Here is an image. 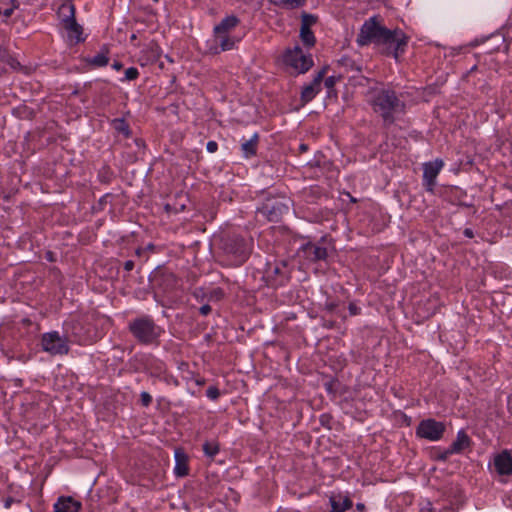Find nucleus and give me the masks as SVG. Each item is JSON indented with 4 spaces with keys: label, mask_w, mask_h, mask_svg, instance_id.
I'll return each instance as SVG.
<instances>
[{
    "label": "nucleus",
    "mask_w": 512,
    "mask_h": 512,
    "mask_svg": "<svg viewBox=\"0 0 512 512\" xmlns=\"http://www.w3.org/2000/svg\"><path fill=\"white\" fill-rule=\"evenodd\" d=\"M111 196V194H106L104 195L100 200H99V204H104L107 202V199Z\"/></svg>",
    "instance_id": "nucleus-51"
},
{
    "label": "nucleus",
    "mask_w": 512,
    "mask_h": 512,
    "mask_svg": "<svg viewBox=\"0 0 512 512\" xmlns=\"http://www.w3.org/2000/svg\"><path fill=\"white\" fill-rule=\"evenodd\" d=\"M356 509L359 512H364L365 511V505L363 503H357L356 504Z\"/></svg>",
    "instance_id": "nucleus-50"
},
{
    "label": "nucleus",
    "mask_w": 512,
    "mask_h": 512,
    "mask_svg": "<svg viewBox=\"0 0 512 512\" xmlns=\"http://www.w3.org/2000/svg\"><path fill=\"white\" fill-rule=\"evenodd\" d=\"M162 279H166L168 281H174V276L171 273H165V272H163V273L156 272L152 276V281L154 283H156L157 285H161L162 284L161 283Z\"/></svg>",
    "instance_id": "nucleus-30"
},
{
    "label": "nucleus",
    "mask_w": 512,
    "mask_h": 512,
    "mask_svg": "<svg viewBox=\"0 0 512 512\" xmlns=\"http://www.w3.org/2000/svg\"><path fill=\"white\" fill-rule=\"evenodd\" d=\"M48 259H49V260H52L51 252H48Z\"/></svg>",
    "instance_id": "nucleus-55"
},
{
    "label": "nucleus",
    "mask_w": 512,
    "mask_h": 512,
    "mask_svg": "<svg viewBox=\"0 0 512 512\" xmlns=\"http://www.w3.org/2000/svg\"><path fill=\"white\" fill-rule=\"evenodd\" d=\"M283 62L292 67L297 73H305L313 65L312 59L304 55L299 46L288 49L283 56Z\"/></svg>",
    "instance_id": "nucleus-7"
},
{
    "label": "nucleus",
    "mask_w": 512,
    "mask_h": 512,
    "mask_svg": "<svg viewBox=\"0 0 512 512\" xmlns=\"http://www.w3.org/2000/svg\"><path fill=\"white\" fill-rule=\"evenodd\" d=\"M194 381L198 386H203L206 383V380L204 378H197L194 379Z\"/></svg>",
    "instance_id": "nucleus-48"
},
{
    "label": "nucleus",
    "mask_w": 512,
    "mask_h": 512,
    "mask_svg": "<svg viewBox=\"0 0 512 512\" xmlns=\"http://www.w3.org/2000/svg\"><path fill=\"white\" fill-rule=\"evenodd\" d=\"M199 312H200L203 316L208 315V314L211 312V307H210V305L205 304V305L201 306V307H200V309H199Z\"/></svg>",
    "instance_id": "nucleus-42"
},
{
    "label": "nucleus",
    "mask_w": 512,
    "mask_h": 512,
    "mask_svg": "<svg viewBox=\"0 0 512 512\" xmlns=\"http://www.w3.org/2000/svg\"><path fill=\"white\" fill-rule=\"evenodd\" d=\"M317 22V17L315 15L309 14L307 12L301 13V26L310 27L313 26Z\"/></svg>",
    "instance_id": "nucleus-29"
},
{
    "label": "nucleus",
    "mask_w": 512,
    "mask_h": 512,
    "mask_svg": "<svg viewBox=\"0 0 512 512\" xmlns=\"http://www.w3.org/2000/svg\"><path fill=\"white\" fill-rule=\"evenodd\" d=\"M108 53V48L106 46H102L100 52L88 59V63L94 67H104L109 62Z\"/></svg>",
    "instance_id": "nucleus-20"
},
{
    "label": "nucleus",
    "mask_w": 512,
    "mask_h": 512,
    "mask_svg": "<svg viewBox=\"0 0 512 512\" xmlns=\"http://www.w3.org/2000/svg\"><path fill=\"white\" fill-rule=\"evenodd\" d=\"M258 142L259 135L255 133L249 140H246L241 144V150L245 157L249 158L256 155Z\"/></svg>",
    "instance_id": "nucleus-19"
},
{
    "label": "nucleus",
    "mask_w": 512,
    "mask_h": 512,
    "mask_svg": "<svg viewBox=\"0 0 512 512\" xmlns=\"http://www.w3.org/2000/svg\"><path fill=\"white\" fill-rule=\"evenodd\" d=\"M300 38H301V41L303 42V44L308 47L314 46V44L316 42L315 36H314L313 32L311 31L310 27H306V26L300 27Z\"/></svg>",
    "instance_id": "nucleus-23"
},
{
    "label": "nucleus",
    "mask_w": 512,
    "mask_h": 512,
    "mask_svg": "<svg viewBox=\"0 0 512 512\" xmlns=\"http://www.w3.org/2000/svg\"><path fill=\"white\" fill-rule=\"evenodd\" d=\"M112 68L115 69V70H121L123 68V64L119 61H115L113 64H112Z\"/></svg>",
    "instance_id": "nucleus-44"
},
{
    "label": "nucleus",
    "mask_w": 512,
    "mask_h": 512,
    "mask_svg": "<svg viewBox=\"0 0 512 512\" xmlns=\"http://www.w3.org/2000/svg\"><path fill=\"white\" fill-rule=\"evenodd\" d=\"M444 163L440 159H436L432 162L424 163L423 165V184L426 190L429 192L434 191L436 185V178L440 173Z\"/></svg>",
    "instance_id": "nucleus-9"
},
{
    "label": "nucleus",
    "mask_w": 512,
    "mask_h": 512,
    "mask_svg": "<svg viewBox=\"0 0 512 512\" xmlns=\"http://www.w3.org/2000/svg\"><path fill=\"white\" fill-rule=\"evenodd\" d=\"M445 432V425L442 422L434 419H426L420 422L417 427V436L428 439L430 441H437L442 438Z\"/></svg>",
    "instance_id": "nucleus-8"
},
{
    "label": "nucleus",
    "mask_w": 512,
    "mask_h": 512,
    "mask_svg": "<svg viewBox=\"0 0 512 512\" xmlns=\"http://www.w3.org/2000/svg\"><path fill=\"white\" fill-rule=\"evenodd\" d=\"M205 395L211 400H217L220 397V391L215 385H211L206 389Z\"/></svg>",
    "instance_id": "nucleus-31"
},
{
    "label": "nucleus",
    "mask_w": 512,
    "mask_h": 512,
    "mask_svg": "<svg viewBox=\"0 0 512 512\" xmlns=\"http://www.w3.org/2000/svg\"><path fill=\"white\" fill-rule=\"evenodd\" d=\"M222 248L231 257L234 265H242L250 256L252 251V239H245L241 236H228L223 239Z\"/></svg>",
    "instance_id": "nucleus-3"
},
{
    "label": "nucleus",
    "mask_w": 512,
    "mask_h": 512,
    "mask_svg": "<svg viewBox=\"0 0 512 512\" xmlns=\"http://www.w3.org/2000/svg\"><path fill=\"white\" fill-rule=\"evenodd\" d=\"M326 72H327V68L323 67L317 73V75L314 77L313 81L309 85H307L303 88V90L301 92V101L302 102L308 103L316 96V94L321 89V83L324 79Z\"/></svg>",
    "instance_id": "nucleus-10"
},
{
    "label": "nucleus",
    "mask_w": 512,
    "mask_h": 512,
    "mask_svg": "<svg viewBox=\"0 0 512 512\" xmlns=\"http://www.w3.org/2000/svg\"><path fill=\"white\" fill-rule=\"evenodd\" d=\"M153 2H158L159 0H152Z\"/></svg>",
    "instance_id": "nucleus-57"
},
{
    "label": "nucleus",
    "mask_w": 512,
    "mask_h": 512,
    "mask_svg": "<svg viewBox=\"0 0 512 512\" xmlns=\"http://www.w3.org/2000/svg\"><path fill=\"white\" fill-rule=\"evenodd\" d=\"M203 451L206 456L213 458L219 452V445L216 441H207L203 444Z\"/></svg>",
    "instance_id": "nucleus-27"
},
{
    "label": "nucleus",
    "mask_w": 512,
    "mask_h": 512,
    "mask_svg": "<svg viewBox=\"0 0 512 512\" xmlns=\"http://www.w3.org/2000/svg\"><path fill=\"white\" fill-rule=\"evenodd\" d=\"M12 7L5 9L3 12H1L6 18H9L15 9L19 7V3L17 0H11Z\"/></svg>",
    "instance_id": "nucleus-36"
},
{
    "label": "nucleus",
    "mask_w": 512,
    "mask_h": 512,
    "mask_svg": "<svg viewBox=\"0 0 512 512\" xmlns=\"http://www.w3.org/2000/svg\"><path fill=\"white\" fill-rule=\"evenodd\" d=\"M48 259H49V260H52L51 252H48Z\"/></svg>",
    "instance_id": "nucleus-56"
},
{
    "label": "nucleus",
    "mask_w": 512,
    "mask_h": 512,
    "mask_svg": "<svg viewBox=\"0 0 512 512\" xmlns=\"http://www.w3.org/2000/svg\"><path fill=\"white\" fill-rule=\"evenodd\" d=\"M58 17L62 26L76 19L75 6L71 1L63 3L58 9Z\"/></svg>",
    "instance_id": "nucleus-17"
},
{
    "label": "nucleus",
    "mask_w": 512,
    "mask_h": 512,
    "mask_svg": "<svg viewBox=\"0 0 512 512\" xmlns=\"http://www.w3.org/2000/svg\"><path fill=\"white\" fill-rule=\"evenodd\" d=\"M81 508V503L71 496L59 497L54 504V512H78Z\"/></svg>",
    "instance_id": "nucleus-13"
},
{
    "label": "nucleus",
    "mask_w": 512,
    "mask_h": 512,
    "mask_svg": "<svg viewBox=\"0 0 512 512\" xmlns=\"http://www.w3.org/2000/svg\"><path fill=\"white\" fill-rule=\"evenodd\" d=\"M494 467L500 475L512 474V456L508 451H503L494 458Z\"/></svg>",
    "instance_id": "nucleus-11"
},
{
    "label": "nucleus",
    "mask_w": 512,
    "mask_h": 512,
    "mask_svg": "<svg viewBox=\"0 0 512 512\" xmlns=\"http://www.w3.org/2000/svg\"><path fill=\"white\" fill-rule=\"evenodd\" d=\"M300 149H301L302 151H306V150H307V146H306L305 144H301V145H300Z\"/></svg>",
    "instance_id": "nucleus-53"
},
{
    "label": "nucleus",
    "mask_w": 512,
    "mask_h": 512,
    "mask_svg": "<svg viewBox=\"0 0 512 512\" xmlns=\"http://www.w3.org/2000/svg\"><path fill=\"white\" fill-rule=\"evenodd\" d=\"M48 259H49V260H52L51 252H48Z\"/></svg>",
    "instance_id": "nucleus-54"
},
{
    "label": "nucleus",
    "mask_w": 512,
    "mask_h": 512,
    "mask_svg": "<svg viewBox=\"0 0 512 512\" xmlns=\"http://www.w3.org/2000/svg\"><path fill=\"white\" fill-rule=\"evenodd\" d=\"M140 400L142 406L148 407L152 403V396L148 392L143 391L140 394Z\"/></svg>",
    "instance_id": "nucleus-35"
},
{
    "label": "nucleus",
    "mask_w": 512,
    "mask_h": 512,
    "mask_svg": "<svg viewBox=\"0 0 512 512\" xmlns=\"http://www.w3.org/2000/svg\"><path fill=\"white\" fill-rule=\"evenodd\" d=\"M13 503V498L12 497H8L6 500H5V503H4V506L5 508H10L11 504Z\"/></svg>",
    "instance_id": "nucleus-47"
},
{
    "label": "nucleus",
    "mask_w": 512,
    "mask_h": 512,
    "mask_svg": "<svg viewBox=\"0 0 512 512\" xmlns=\"http://www.w3.org/2000/svg\"><path fill=\"white\" fill-rule=\"evenodd\" d=\"M341 79V77L329 76L325 79L324 85L329 90V93L334 89L335 84Z\"/></svg>",
    "instance_id": "nucleus-33"
},
{
    "label": "nucleus",
    "mask_w": 512,
    "mask_h": 512,
    "mask_svg": "<svg viewBox=\"0 0 512 512\" xmlns=\"http://www.w3.org/2000/svg\"><path fill=\"white\" fill-rule=\"evenodd\" d=\"M338 304L334 301H328L326 302L325 304V309L329 312H333L335 311V309L337 308Z\"/></svg>",
    "instance_id": "nucleus-41"
},
{
    "label": "nucleus",
    "mask_w": 512,
    "mask_h": 512,
    "mask_svg": "<svg viewBox=\"0 0 512 512\" xmlns=\"http://www.w3.org/2000/svg\"><path fill=\"white\" fill-rule=\"evenodd\" d=\"M77 328H81V326H80V324H79V323L73 326V332H72V334L74 335V337L76 338V341H77L78 343H80V344H85V343L87 342V341H86V339H85V338H83V337H81V336H78V334L75 332V330H76Z\"/></svg>",
    "instance_id": "nucleus-38"
},
{
    "label": "nucleus",
    "mask_w": 512,
    "mask_h": 512,
    "mask_svg": "<svg viewBox=\"0 0 512 512\" xmlns=\"http://www.w3.org/2000/svg\"><path fill=\"white\" fill-rule=\"evenodd\" d=\"M214 217H215V213L212 209L209 211L208 215H204V218L209 219V220L214 219Z\"/></svg>",
    "instance_id": "nucleus-49"
},
{
    "label": "nucleus",
    "mask_w": 512,
    "mask_h": 512,
    "mask_svg": "<svg viewBox=\"0 0 512 512\" xmlns=\"http://www.w3.org/2000/svg\"><path fill=\"white\" fill-rule=\"evenodd\" d=\"M463 233L468 238H473V236H474V233H473L472 229H470V228H466Z\"/></svg>",
    "instance_id": "nucleus-45"
},
{
    "label": "nucleus",
    "mask_w": 512,
    "mask_h": 512,
    "mask_svg": "<svg viewBox=\"0 0 512 512\" xmlns=\"http://www.w3.org/2000/svg\"><path fill=\"white\" fill-rule=\"evenodd\" d=\"M215 38L223 51L231 50L235 45L234 38H231L228 34H215Z\"/></svg>",
    "instance_id": "nucleus-24"
},
{
    "label": "nucleus",
    "mask_w": 512,
    "mask_h": 512,
    "mask_svg": "<svg viewBox=\"0 0 512 512\" xmlns=\"http://www.w3.org/2000/svg\"><path fill=\"white\" fill-rule=\"evenodd\" d=\"M174 456H175L174 472H175L176 476H178V477L187 476L189 473V466H188L189 457H188V455L185 453L183 448H176Z\"/></svg>",
    "instance_id": "nucleus-12"
},
{
    "label": "nucleus",
    "mask_w": 512,
    "mask_h": 512,
    "mask_svg": "<svg viewBox=\"0 0 512 512\" xmlns=\"http://www.w3.org/2000/svg\"><path fill=\"white\" fill-rule=\"evenodd\" d=\"M138 76H139L138 69L136 67H130V68L126 69V71H125V78H124V80L132 81V80L137 79Z\"/></svg>",
    "instance_id": "nucleus-32"
},
{
    "label": "nucleus",
    "mask_w": 512,
    "mask_h": 512,
    "mask_svg": "<svg viewBox=\"0 0 512 512\" xmlns=\"http://www.w3.org/2000/svg\"><path fill=\"white\" fill-rule=\"evenodd\" d=\"M134 268V262L132 260H127L125 263H124V269L127 271V272H130L131 270H133Z\"/></svg>",
    "instance_id": "nucleus-43"
},
{
    "label": "nucleus",
    "mask_w": 512,
    "mask_h": 512,
    "mask_svg": "<svg viewBox=\"0 0 512 512\" xmlns=\"http://www.w3.org/2000/svg\"><path fill=\"white\" fill-rule=\"evenodd\" d=\"M6 65L10 66V68L15 71H21L24 69L23 66L20 64V62L17 61V59H15L13 56H11L8 51H7V57L4 62L5 67H6Z\"/></svg>",
    "instance_id": "nucleus-28"
},
{
    "label": "nucleus",
    "mask_w": 512,
    "mask_h": 512,
    "mask_svg": "<svg viewBox=\"0 0 512 512\" xmlns=\"http://www.w3.org/2000/svg\"><path fill=\"white\" fill-rule=\"evenodd\" d=\"M208 152L214 153L218 149V144L215 141H209L206 146Z\"/></svg>",
    "instance_id": "nucleus-40"
},
{
    "label": "nucleus",
    "mask_w": 512,
    "mask_h": 512,
    "mask_svg": "<svg viewBox=\"0 0 512 512\" xmlns=\"http://www.w3.org/2000/svg\"><path fill=\"white\" fill-rule=\"evenodd\" d=\"M307 251L311 259L314 261L325 260L328 256L327 249L317 245H309L307 247Z\"/></svg>",
    "instance_id": "nucleus-21"
},
{
    "label": "nucleus",
    "mask_w": 512,
    "mask_h": 512,
    "mask_svg": "<svg viewBox=\"0 0 512 512\" xmlns=\"http://www.w3.org/2000/svg\"><path fill=\"white\" fill-rule=\"evenodd\" d=\"M367 95L373 111L381 116L386 125L393 124L396 115L405 112V102L398 97L393 89L373 87L369 89Z\"/></svg>",
    "instance_id": "nucleus-2"
},
{
    "label": "nucleus",
    "mask_w": 512,
    "mask_h": 512,
    "mask_svg": "<svg viewBox=\"0 0 512 512\" xmlns=\"http://www.w3.org/2000/svg\"><path fill=\"white\" fill-rule=\"evenodd\" d=\"M275 5L281 6L287 9H296L302 7L306 0H270Z\"/></svg>",
    "instance_id": "nucleus-25"
},
{
    "label": "nucleus",
    "mask_w": 512,
    "mask_h": 512,
    "mask_svg": "<svg viewBox=\"0 0 512 512\" xmlns=\"http://www.w3.org/2000/svg\"><path fill=\"white\" fill-rule=\"evenodd\" d=\"M111 125L116 132L123 134L126 138L130 137L131 130L125 119L115 118L112 120Z\"/></svg>",
    "instance_id": "nucleus-22"
},
{
    "label": "nucleus",
    "mask_w": 512,
    "mask_h": 512,
    "mask_svg": "<svg viewBox=\"0 0 512 512\" xmlns=\"http://www.w3.org/2000/svg\"><path fill=\"white\" fill-rule=\"evenodd\" d=\"M452 454H455V453L453 451H451V448L449 447L448 449L438 453L436 455V459L441 460V461H446Z\"/></svg>",
    "instance_id": "nucleus-37"
},
{
    "label": "nucleus",
    "mask_w": 512,
    "mask_h": 512,
    "mask_svg": "<svg viewBox=\"0 0 512 512\" xmlns=\"http://www.w3.org/2000/svg\"><path fill=\"white\" fill-rule=\"evenodd\" d=\"M240 23V20L234 16L230 15L221 20V22L215 26L214 32L215 34H228L236 28Z\"/></svg>",
    "instance_id": "nucleus-16"
},
{
    "label": "nucleus",
    "mask_w": 512,
    "mask_h": 512,
    "mask_svg": "<svg viewBox=\"0 0 512 512\" xmlns=\"http://www.w3.org/2000/svg\"><path fill=\"white\" fill-rule=\"evenodd\" d=\"M507 408H508L509 413L512 415V395L508 397Z\"/></svg>",
    "instance_id": "nucleus-46"
},
{
    "label": "nucleus",
    "mask_w": 512,
    "mask_h": 512,
    "mask_svg": "<svg viewBox=\"0 0 512 512\" xmlns=\"http://www.w3.org/2000/svg\"><path fill=\"white\" fill-rule=\"evenodd\" d=\"M349 62H350V60L348 58H343L341 60V63L344 64V65H348Z\"/></svg>",
    "instance_id": "nucleus-52"
},
{
    "label": "nucleus",
    "mask_w": 512,
    "mask_h": 512,
    "mask_svg": "<svg viewBox=\"0 0 512 512\" xmlns=\"http://www.w3.org/2000/svg\"><path fill=\"white\" fill-rule=\"evenodd\" d=\"M329 501L331 504L330 512H345L353 506L352 500L348 496H342L341 494L330 496Z\"/></svg>",
    "instance_id": "nucleus-14"
},
{
    "label": "nucleus",
    "mask_w": 512,
    "mask_h": 512,
    "mask_svg": "<svg viewBox=\"0 0 512 512\" xmlns=\"http://www.w3.org/2000/svg\"><path fill=\"white\" fill-rule=\"evenodd\" d=\"M6 57L7 50L5 48L0 47V76L4 75L7 72V69L4 66Z\"/></svg>",
    "instance_id": "nucleus-34"
},
{
    "label": "nucleus",
    "mask_w": 512,
    "mask_h": 512,
    "mask_svg": "<svg viewBox=\"0 0 512 512\" xmlns=\"http://www.w3.org/2000/svg\"><path fill=\"white\" fill-rule=\"evenodd\" d=\"M348 309H349L350 315H353V316L358 315L361 312V309L355 303H350L348 306Z\"/></svg>",
    "instance_id": "nucleus-39"
},
{
    "label": "nucleus",
    "mask_w": 512,
    "mask_h": 512,
    "mask_svg": "<svg viewBox=\"0 0 512 512\" xmlns=\"http://www.w3.org/2000/svg\"><path fill=\"white\" fill-rule=\"evenodd\" d=\"M113 177L114 173L109 166H103L98 172V179L103 184H109Z\"/></svg>",
    "instance_id": "nucleus-26"
},
{
    "label": "nucleus",
    "mask_w": 512,
    "mask_h": 512,
    "mask_svg": "<svg viewBox=\"0 0 512 512\" xmlns=\"http://www.w3.org/2000/svg\"><path fill=\"white\" fill-rule=\"evenodd\" d=\"M68 343V337L61 336L57 331L47 332L41 336V347L51 356L67 355L70 351Z\"/></svg>",
    "instance_id": "nucleus-5"
},
{
    "label": "nucleus",
    "mask_w": 512,
    "mask_h": 512,
    "mask_svg": "<svg viewBox=\"0 0 512 512\" xmlns=\"http://www.w3.org/2000/svg\"><path fill=\"white\" fill-rule=\"evenodd\" d=\"M128 328L138 342L146 345L154 343L161 334V328L147 316L132 320Z\"/></svg>",
    "instance_id": "nucleus-4"
},
{
    "label": "nucleus",
    "mask_w": 512,
    "mask_h": 512,
    "mask_svg": "<svg viewBox=\"0 0 512 512\" xmlns=\"http://www.w3.org/2000/svg\"><path fill=\"white\" fill-rule=\"evenodd\" d=\"M470 443V437L463 430H460L457 433L455 441L450 445V448L454 453H461L464 449L470 446Z\"/></svg>",
    "instance_id": "nucleus-18"
},
{
    "label": "nucleus",
    "mask_w": 512,
    "mask_h": 512,
    "mask_svg": "<svg viewBox=\"0 0 512 512\" xmlns=\"http://www.w3.org/2000/svg\"><path fill=\"white\" fill-rule=\"evenodd\" d=\"M63 28L67 31L68 39L74 44L83 42L85 38L83 35V28L77 23L76 19L65 24Z\"/></svg>",
    "instance_id": "nucleus-15"
},
{
    "label": "nucleus",
    "mask_w": 512,
    "mask_h": 512,
    "mask_svg": "<svg viewBox=\"0 0 512 512\" xmlns=\"http://www.w3.org/2000/svg\"><path fill=\"white\" fill-rule=\"evenodd\" d=\"M290 279V272L285 262L267 264L263 280L270 287L277 288L285 285Z\"/></svg>",
    "instance_id": "nucleus-6"
},
{
    "label": "nucleus",
    "mask_w": 512,
    "mask_h": 512,
    "mask_svg": "<svg viewBox=\"0 0 512 512\" xmlns=\"http://www.w3.org/2000/svg\"><path fill=\"white\" fill-rule=\"evenodd\" d=\"M409 38L399 29L390 30L381 23L378 16L366 20L357 35L356 42L359 46L369 44L388 46L387 54H392L398 59L405 51Z\"/></svg>",
    "instance_id": "nucleus-1"
}]
</instances>
